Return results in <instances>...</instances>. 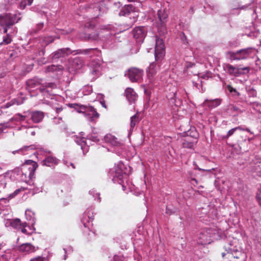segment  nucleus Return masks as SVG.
<instances>
[{"instance_id":"cd10ccee","label":"nucleus","mask_w":261,"mask_h":261,"mask_svg":"<svg viewBox=\"0 0 261 261\" xmlns=\"http://www.w3.org/2000/svg\"><path fill=\"white\" fill-rule=\"evenodd\" d=\"M26 218L28 220L31 221V224L33 225L35 223V214L31 210H27L25 213Z\"/></svg>"},{"instance_id":"ea45409f","label":"nucleus","mask_w":261,"mask_h":261,"mask_svg":"<svg viewBox=\"0 0 261 261\" xmlns=\"http://www.w3.org/2000/svg\"><path fill=\"white\" fill-rule=\"evenodd\" d=\"M55 38L52 36H48L43 38V41L45 43V45L46 46L49 44L53 43L54 41Z\"/></svg>"},{"instance_id":"0eeeda50","label":"nucleus","mask_w":261,"mask_h":261,"mask_svg":"<svg viewBox=\"0 0 261 261\" xmlns=\"http://www.w3.org/2000/svg\"><path fill=\"white\" fill-rule=\"evenodd\" d=\"M17 14L4 13L0 15V25L11 27L20 19L19 17L17 20Z\"/></svg>"},{"instance_id":"412c9836","label":"nucleus","mask_w":261,"mask_h":261,"mask_svg":"<svg viewBox=\"0 0 261 261\" xmlns=\"http://www.w3.org/2000/svg\"><path fill=\"white\" fill-rule=\"evenodd\" d=\"M31 115V119L34 123L41 122L44 117V113L39 111L32 112Z\"/></svg>"},{"instance_id":"bb28decb","label":"nucleus","mask_w":261,"mask_h":261,"mask_svg":"<svg viewBox=\"0 0 261 261\" xmlns=\"http://www.w3.org/2000/svg\"><path fill=\"white\" fill-rule=\"evenodd\" d=\"M220 104V101L219 99L206 100L203 103L205 106L208 107L210 109L217 107Z\"/></svg>"},{"instance_id":"72a5a7b5","label":"nucleus","mask_w":261,"mask_h":261,"mask_svg":"<svg viewBox=\"0 0 261 261\" xmlns=\"http://www.w3.org/2000/svg\"><path fill=\"white\" fill-rule=\"evenodd\" d=\"M233 5L234 9H239L242 7L244 4H245L247 0H230Z\"/></svg>"},{"instance_id":"de8ad7c7","label":"nucleus","mask_w":261,"mask_h":261,"mask_svg":"<svg viewBox=\"0 0 261 261\" xmlns=\"http://www.w3.org/2000/svg\"><path fill=\"white\" fill-rule=\"evenodd\" d=\"M236 128V130H244L246 131L248 133H249L250 134H253V133L250 130V129L249 128L247 127H244L242 126H239L238 127H235Z\"/></svg>"},{"instance_id":"6ab92c4d","label":"nucleus","mask_w":261,"mask_h":261,"mask_svg":"<svg viewBox=\"0 0 261 261\" xmlns=\"http://www.w3.org/2000/svg\"><path fill=\"white\" fill-rule=\"evenodd\" d=\"M19 252L24 253L25 254H30L36 251L35 246L30 243L22 244L18 247Z\"/></svg>"},{"instance_id":"0e129e2a","label":"nucleus","mask_w":261,"mask_h":261,"mask_svg":"<svg viewBox=\"0 0 261 261\" xmlns=\"http://www.w3.org/2000/svg\"><path fill=\"white\" fill-rule=\"evenodd\" d=\"M5 3L13 4L16 3V0H4Z\"/></svg>"},{"instance_id":"c03bdc74","label":"nucleus","mask_w":261,"mask_h":261,"mask_svg":"<svg viewBox=\"0 0 261 261\" xmlns=\"http://www.w3.org/2000/svg\"><path fill=\"white\" fill-rule=\"evenodd\" d=\"M98 34L97 33H94L93 34H90L88 35V38L90 40H96L98 39Z\"/></svg>"},{"instance_id":"39448f33","label":"nucleus","mask_w":261,"mask_h":261,"mask_svg":"<svg viewBox=\"0 0 261 261\" xmlns=\"http://www.w3.org/2000/svg\"><path fill=\"white\" fill-rule=\"evenodd\" d=\"M168 14L165 9L159 10L155 17L156 27L160 32L164 33L166 31V23L168 21Z\"/></svg>"},{"instance_id":"4468645a","label":"nucleus","mask_w":261,"mask_h":261,"mask_svg":"<svg viewBox=\"0 0 261 261\" xmlns=\"http://www.w3.org/2000/svg\"><path fill=\"white\" fill-rule=\"evenodd\" d=\"M84 114L86 117H88V120L90 122L94 121L99 117V114L96 109L91 106H87Z\"/></svg>"},{"instance_id":"e433bc0d","label":"nucleus","mask_w":261,"mask_h":261,"mask_svg":"<svg viewBox=\"0 0 261 261\" xmlns=\"http://www.w3.org/2000/svg\"><path fill=\"white\" fill-rule=\"evenodd\" d=\"M240 44V42L239 39H234L228 42V47L231 48H236L238 47Z\"/></svg>"},{"instance_id":"423d86ee","label":"nucleus","mask_w":261,"mask_h":261,"mask_svg":"<svg viewBox=\"0 0 261 261\" xmlns=\"http://www.w3.org/2000/svg\"><path fill=\"white\" fill-rule=\"evenodd\" d=\"M223 68L230 75L236 77L248 73L250 70V67L248 66L245 67H236L229 64H224Z\"/></svg>"},{"instance_id":"bf43d9fd","label":"nucleus","mask_w":261,"mask_h":261,"mask_svg":"<svg viewBox=\"0 0 261 261\" xmlns=\"http://www.w3.org/2000/svg\"><path fill=\"white\" fill-rule=\"evenodd\" d=\"M95 50L98 51L97 48H88V49L84 50L83 52L85 54H88L89 53L93 52Z\"/></svg>"},{"instance_id":"13d9d810","label":"nucleus","mask_w":261,"mask_h":261,"mask_svg":"<svg viewBox=\"0 0 261 261\" xmlns=\"http://www.w3.org/2000/svg\"><path fill=\"white\" fill-rule=\"evenodd\" d=\"M248 94L250 96L256 97V92L253 89L250 90L248 92Z\"/></svg>"},{"instance_id":"052dcab7","label":"nucleus","mask_w":261,"mask_h":261,"mask_svg":"<svg viewBox=\"0 0 261 261\" xmlns=\"http://www.w3.org/2000/svg\"><path fill=\"white\" fill-rule=\"evenodd\" d=\"M8 200L7 198H2L0 199V204H6L8 202Z\"/></svg>"},{"instance_id":"393cba45","label":"nucleus","mask_w":261,"mask_h":261,"mask_svg":"<svg viewBox=\"0 0 261 261\" xmlns=\"http://www.w3.org/2000/svg\"><path fill=\"white\" fill-rule=\"evenodd\" d=\"M106 142L111 144L113 146H117L118 144L117 139L111 134H107L104 138Z\"/></svg>"},{"instance_id":"f3484780","label":"nucleus","mask_w":261,"mask_h":261,"mask_svg":"<svg viewBox=\"0 0 261 261\" xmlns=\"http://www.w3.org/2000/svg\"><path fill=\"white\" fill-rule=\"evenodd\" d=\"M136 11V7L132 4L126 5L120 10L119 15L120 16H128L131 13Z\"/></svg>"},{"instance_id":"20e7f679","label":"nucleus","mask_w":261,"mask_h":261,"mask_svg":"<svg viewBox=\"0 0 261 261\" xmlns=\"http://www.w3.org/2000/svg\"><path fill=\"white\" fill-rule=\"evenodd\" d=\"M38 167L37 163L31 160L25 161V163L22 164L20 168L16 170L19 173H21L22 175H24L25 180H27V177L30 179H32L34 178V173L37 168Z\"/></svg>"},{"instance_id":"b1692460","label":"nucleus","mask_w":261,"mask_h":261,"mask_svg":"<svg viewBox=\"0 0 261 261\" xmlns=\"http://www.w3.org/2000/svg\"><path fill=\"white\" fill-rule=\"evenodd\" d=\"M68 107L71 108H73L79 113L84 114L87 107L86 105H80L79 103H69Z\"/></svg>"},{"instance_id":"4c0bfd02","label":"nucleus","mask_w":261,"mask_h":261,"mask_svg":"<svg viewBox=\"0 0 261 261\" xmlns=\"http://www.w3.org/2000/svg\"><path fill=\"white\" fill-rule=\"evenodd\" d=\"M176 90H175L172 92V94L171 95H169L167 96V98L170 99L172 103H174L175 106H177L178 104L176 103Z\"/></svg>"},{"instance_id":"a19ab883","label":"nucleus","mask_w":261,"mask_h":261,"mask_svg":"<svg viewBox=\"0 0 261 261\" xmlns=\"http://www.w3.org/2000/svg\"><path fill=\"white\" fill-rule=\"evenodd\" d=\"M227 90L230 92V93H233V95L234 96H239L240 94L239 92L237 91V90L233 88L231 85H228L227 86Z\"/></svg>"},{"instance_id":"e2e57ef3","label":"nucleus","mask_w":261,"mask_h":261,"mask_svg":"<svg viewBox=\"0 0 261 261\" xmlns=\"http://www.w3.org/2000/svg\"><path fill=\"white\" fill-rule=\"evenodd\" d=\"M56 69H57V67L54 65H51V66L48 67V70L49 71H54L56 70Z\"/></svg>"},{"instance_id":"69168bd1","label":"nucleus","mask_w":261,"mask_h":261,"mask_svg":"<svg viewBox=\"0 0 261 261\" xmlns=\"http://www.w3.org/2000/svg\"><path fill=\"white\" fill-rule=\"evenodd\" d=\"M4 27L3 28V33L4 34H8L7 32H8V30L9 28H10V27H7V26H3Z\"/></svg>"},{"instance_id":"6e6552de","label":"nucleus","mask_w":261,"mask_h":261,"mask_svg":"<svg viewBox=\"0 0 261 261\" xmlns=\"http://www.w3.org/2000/svg\"><path fill=\"white\" fill-rule=\"evenodd\" d=\"M143 73L144 71L142 69L132 67L127 70L125 76H127L132 82L140 83L142 80Z\"/></svg>"},{"instance_id":"a211bd4d","label":"nucleus","mask_w":261,"mask_h":261,"mask_svg":"<svg viewBox=\"0 0 261 261\" xmlns=\"http://www.w3.org/2000/svg\"><path fill=\"white\" fill-rule=\"evenodd\" d=\"M59 160L56 157L53 156H48L46 157L42 161V164L50 167H53L58 165Z\"/></svg>"},{"instance_id":"603ef678","label":"nucleus","mask_w":261,"mask_h":261,"mask_svg":"<svg viewBox=\"0 0 261 261\" xmlns=\"http://www.w3.org/2000/svg\"><path fill=\"white\" fill-rule=\"evenodd\" d=\"M194 131H196L195 128L191 129L190 130H189L186 133V136L185 137H190L193 139V132H194Z\"/></svg>"},{"instance_id":"c756f323","label":"nucleus","mask_w":261,"mask_h":261,"mask_svg":"<svg viewBox=\"0 0 261 261\" xmlns=\"http://www.w3.org/2000/svg\"><path fill=\"white\" fill-rule=\"evenodd\" d=\"M44 27V23L43 22H39L37 24L35 28H33L29 31V34L31 35H34L37 34L41 31Z\"/></svg>"},{"instance_id":"4be33fe9","label":"nucleus","mask_w":261,"mask_h":261,"mask_svg":"<svg viewBox=\"0 0 261 261\" xmlns=\"http://www.w3.org/2000/svg\"><path fill=\"white\" fill-rule=\"evenodd\" d=\"M119 166L120 167H117L116 169L115 175L114 176L113 179L115 181H116L117 179L118 180V182H119L120 184L121 182H122V179L123 178L124 175H125V173L121 170V166H123L124 165L122 164L119 165Z\"/></svg>"},{"instance_id":"a878e982","label":"nucleus","mask_w":261,"mask_h":261,"mask_svg":"<svg viewBox=\"0 0 261 261\" xmlns=\"http://www.w3.org/2000/svg\"><path fill=\"white\" fill-rule=\"evenodd\" d=\"M38 147L36 145H31L29 146H24L23 147L18 149L17 150L13 151V154H15L16 153H21V154H24V151L29 150H35L38 149Z\"/></svg>"},{"instance_id":"3c124183","label":"nucleus","mask_w":261,"mask_h":261,"mask_svg":"<svg viewBox=\"0 0 261 261\" xmlns=\"http://www.w3.org/2000/svg\"><path fill=\"white\" fill-rule=\"evenodd\" d=\"M84 138L79 139L76 142L77 143L81 146V148L83 149V147L86 145V142L84 140Z\"/></svg>"},{"instance_id":"338daca9","label":"nucleus","mask_w":261,"mask_h":261,"mask_svg":"<svg viewBox=\"0 0 261 261\" xmlns=\"http://www.w3.org/2000/svg\"><path fill=\"white\" fill-rule=\"evenodd\" d=\"M100 103L101 105V106L105 108H107V106H106V102H105V101L102 99V100H100Z\"/></svg>"},{"instance_id":"ddd939ff","label":"nucleus","mask_w":261,"mask_h":261,"mask_svg":"<svg viewBox=\"0 0 261 261\" xmlns=\"http://www.w3.org/2000/svg\"><path fill=\"white\" fill-rule=\"evenodd\" d=\"M223 249L224 251L222 252L221 255L222 257L225 258L231 259L232 258H235L234 253H236L238 250L237 249L232 248V246L231 244L228 243L223 246Z\"/></svg>"},{"instance_id":"864d4df0","label":"nucleus","mask_w":261,"mask_h":261,"mask_svg":"<svg viewBox=\"0 0 261 261\" xmlns=\"http://www.w3.org/2000/svg\"><path fill=\"white\" fill-rule=\"evenodd\" d=\"M85 26L86 28H88V29H93L95 27V24L93 22L90 21V22H87L85 24Z\"/></svg>"},{"instance_id":"49530a36","label":"nucleus","mask_w":261,"mask_h":261,"mask_svg":"<svg viewBox=\"0 0 261 261\" xmlns=\"http://www.w3.org/2000/svg\"><path fill=\"white\" fill-rule=\"evenodd\" d=\"M43 84L44 87H45L46 88H50L51 89H55L56 88V85L55 83H45Z\"/></svg>"},{"instance_id":"79ce46f5","label":"nucleus","mask_w":261,"mask_h":261,"mask_svg":"<svg viewBox=\"0 0 261 261\" xmlns=\"http://www.w3.org/2000/svg\"><path fill=\"white\" fill-rule=\"evenodd\" d=\"M236 128L235 127L231 129L227 132V134L225 136H224L223 137V139H227L229 138L230 137L232 136L236 133Z\"/></svg>"},{"instance_id":"aec40b11","label":"nucleus","mask_w":261,"mask_h":261,"mask_svg":"<svg viewBox=\"0 0 261 261\" xmlns=\"http://www.w3.org/2000/svg\"><path fill=\"white\" fill-rule=\"evenodd\" d=\"M42 80L38 78H33L28 80L26 82V89L28 90H33V89L41 85Z\"/></svg>"},{"instance_id":"f257e3e1","label":"nucleus","mask_w":261,"mask_h":261,"mask_svg":"<svg viewBox=\"0 0 261 261\" xmlns=\"http://www.w3.org/2000/svg\"><path fill=\"white\" fill-rule=\"evenodd\" d=\"M165 54L164 41L162 39L156 36L154 49L155 61L150 63L146 70L147 76L150 82H151L153 76L160 70V67L165 59Z\"/></svg>"},{"instance_id":"37998d69","label":"nucleus","mask_w":261,"mask_h":261,"mask_svg":"<svg viewBox=\"0 0 261 261\" xmlns=\"http://www.w3.org/2000/svg\"><path fill=\"white\" fill-rule=\"evenodd\" d=\"M24 190H25V189L23 188H21L18 189L16 190L13 193L10 194L9 195V197L10 198H13L15 196L18 195L21 191H24Z\"/></svg>"},{"instance_id":"f03ea898","label":"nucleus","mask_w":261,"mask_h":261,"mask_svg":"<svg viewBox=\"0 0 261 261\" xmlns=\"http://www.w3.org/2000/svg\"><path fill=\"white\" fill-rule=\"evenodd\" d=\"M94 216L93 212L91 210H87L84 212L81 219V222L83 224V238L87 241H91L95 237V230L93 228V221Z\"/></svg>"},{"instance_id":"473e14b6","label":"nucleus","mask_w":261,"mask_h":261,"mask_svg":"<svg viewBox=\"0 0 261 261\" xmlns=\"http://www.w3.org/2000/svg\"><path fill=\"white\" fill-rule=\"evenodd\" d=\"M178 211V208L172 205H168L166 207V214L169 216L175 214Z\"/></svg>"},{"instance_id":"a18cd8bd","label":"nucleus","mask_w":261,"mask_h":261,"mask_svg":"<svg viewBox=\"0 0 261 261\" xmlns=\"http://www.w3.org/2000/svg\"><path fill=\"white\" fill-rule=\"evenodd\" d=\"M87 139L95 142H97L99 141L97 136L94 135H88L87 137Z\"/></svg>"},{"instance_id":"4d7b16f0","label":"nucleus","mask_w":261,"mask_h":261,"mask_svg":"<svg viewBox=\"0 0 261 261\" xmlns=\"http://www.w3.org/2000/svg\"><path fill=\"white\" fill-rule=\"evenodd\" d=\"M256 199L260 205H261V188L259 192L257 193Z\"/></svg>"},{"instance_id":"7c9ffc66","label":"nucleus","mask_w":261,"mask_h":261,"mask_svg":"<svg viewBox=\"0 0 261 261\" xmlns=\"http://www.w3.org/2000/svg\"><path fill=\"white\" fill-rule=\"evenodd\" d=\"M139 121V114L137 113L130 117V128H133Z\"/></svg>"},{"instance_id":"9b49d317","label":"nucleus","mask_w":261,"mask_h":261,"mask_svg":"<svg viewBox=\"0 0 261 261\" xmlns=\"http://www.w3.org/2000/svg\"><path fill=\"white\" fill-rule=\"evenodd\" d=\"M199 134L197 131L193 132V137L192 139L190 137H186L181 139V146L184 148L192 149L194 147V145L197 142Z\"/></svg>"},{"instance_id":"2eb2a0df","label":"nucleus","mask_w":261,"mask_h":261,"mask_svg":"<svg viewBox=\"0 0 261 261\" xmlns=\"http://www.w3.org/2000/svg\"><path fill=\"white\" fill-rule=\"evenodd\" d=\"M197 242L198 244L202 245L210 244L211 238L210 233L207 231L200 232L198 235Z\"/></svg>"},{"instance_id":"58836bf2","label":"nucleus","mask_w":261,"mask_h":261,"mask_svg":"<svg viewBox=\"0 0 261 261\" xmlns=\"http://www.w3.org/2000/svg\"><path fill=\"white\" fill-rule=\"evenodd\" d=\"M33 0H21L20 7L24 9L27 5L31 6L33 3Z\"/></svg>"},{"instance_id":"5fc2aeb1","label":"nucleus","mask_w":261,"mask_h":261,"mask_svg":"<svg viewBox=\"0 0 261 261\" xmlns=\"http://www.w3.org/2000/svg\"><path fill=\"white\" fill-rule=\"evenodd\" d=\"M181 40L182 41L183 43L187 44L188 42L187 41V38L184 33H182L180 35Z\"/></svg>"},{"instance_id":"5701e85b","label":"nucleus","mask_w":261,"mask_h":261,"mask_svg":"<svg viewBox=\"0 0 261 261\" xmlns=\"http://www.w3.org/2000/svg\"><path fill=\"white\" fill-rule=\"evenodd\" d=\"M71 65L74 70L80 69L83 67L84 62L80 58H75L73 59Z\"/></svg>"},{"instance_id":"dca6fc26","label":"nucleus","mask_w":261,"mask_h":261,"mask_svg":"<svg viewBox=\"0 0 261 261\" xmlns=\"http://www.w3.org/2000/svg\"><path fill=\"white\" fill-rule=\"evenodd\" d=\"M124 95L129 103H135L138 98V95L133 88H127Z\"/></svg>"},{"instance_id":"09e8293b","label":"nucleus","mask_w":261,"mask_h":261,"mask_svg":"<svg viewBox=\"0 0 261 261\" xmlns=\"http://www.w3.org/2000/svg\"><path fill=\"white\" fill-rule=\"evenodd\" d=\"M125 258L123 255H116L113 257V261H124Z\"/></svg>"},{"instance_id":"774afa93","label":"nucleus","mask_w":261,"mask_h":261,"mask_svg":"<svg viewBox=\"0 0 261 261\" xmlns=\"http://www.w3.org/2000/svg\"><path fill=\"white\" fill-rule=\"evenodd\" d=\"M257 241L258 243L261 245V234L258 235L257 237Z\"/></svg>"},{"instance_id":"6e6d98bb","label":"nucleus","mask_w":261,"mask_h":261,"mask_svg":"<svg viewBox=\"0 0 261 261\" xmlns=\"http://www.w3.org/2000/svg\"><path fill=\"white\" fill-rule=\"evenodd\" d=\"M30 261H45V259L44 257L38 256L31 259Z\"/></svg>"},{"instance_id":"680f3d73","label":"nucleus","mask_w":261,"mask_h":261,"mask_svg":"<svg viewBox=\"0 0 261 261\" xmlns=\"http://www.w3.org/2000/svg\"><path fill=\"white\" fill-rule=\"evenodd\" d=\"M16 117H19V118H16V119H18L19 121H24L25 119V116L22 115L21 114H18L16 116Z\"/></svg>"},{"instance_id":"1a4fd4ad","label":"nucleus","mask_w":261,"mask_h":261,"mask_svg":"<svg viewBox=\"0 0 261 261\" xmlns=\"http://www.w3.org/2000/svg\"><path fill=\"white\" fill-rule=\"evenodd\" d=\"M9 225L14 229L20 230L23 233L31 235L32 232H29L27 228L31 230V227L27 222H22L19 218L9 220Z\"/></svg>"},{"instance_id":"7ed1b4c3","label":"nucleus","mask_w":261,"mask_h":261,"mask_svg":"<svg viewBox=\"0 0 261 261\" xmlns=\"http://www.w3.org/2000/svg\"><path fill=\"white\" fill-rule=\"evenodd\" d=\"M255 48L247 47L236 51H228L226 53V57L230 60H245L253 55Z\"/></svg>"},{"instance_id":"f704fd0d","label":"nucleus","mask_w":261,"mask_h":261,"mask_svg":"<svg viewBox=\"0 0 261 261\" xmlns=\"http://www.w3.org/2000/svg\"><path fill=\"white\" fill-rule=\"evenodd\" d=\"M12 41V38L9 34H7L3 38V41L0 43V45H7Z\"/></svg>"},{"instance_id":"c85d7f7f","label":"nucleus","mask_w":261,"mask_h":261,"mask_svg":"<svg viewBox=\"0 0 261 261\" xmlns=\"http://www.w3.org/2000/svg\"><path fill=\"white\" fill-rule=\"evenodd\" d=\"M227 111L231 113H235L234 116H237L243 112L239 107L233 105H230L228 107Z\"/></svg>"},{"instance_id":"2f4dec72","label":"nucleus","mask_w":261,"mask_h":261,"mask_svg":"<svg viewBox=\"0 0 261 261\" xmlns=\"http://www.w3.org/2000/svg\"><path fill=\"white\" fill-rule=\"evenodd\" d=\"M241 139L238 140L237 143L239 146L242 144V143H250L251 141L253 140L254 138L253 137H248L247 136H245L244 137L243 135H240Z\"/></svg>"},{"instance_id":"9d476101","label":"nucleus","mask_w":261,"mask_h":261,"mask_svg":"<svg viewBox=\"0 0 261 261\" xmlns=\"http://www.w3.org/2000/svg\"><path fill=\"white\" fill-rule=\"evenodd\" d=\"M132 33L136 42L142 43L146 36L147 31L145 27H137L134 29Z\"/></svg>"},{"instance_id":"8fccbe9b","label":"nucleus","mask_w":261,"mask_h":261,"mask_svg":"<svg viewBox=\"0 0 261 261\" xmlns=\"http://www.w3.org/2000/svg\"><path fill=\"white\" fill-rule=\"evenodd\" d=\"M40 85H41V87L39 88V90L41 93H48L49 92V90H47L45 87H44L43 84H41Z\"/></svg>"},{"instance_id":"c9c22d12","label":"nucleus","mask_w":261,"mask_h":261,"mask_svg":"<svg viewBox=\"0 0 261 261\" xmlns=\"http://www.w3.org/2000/svg\"><path fill=\"white\" fill-rule=\"evenodd\" d=\"M7 184V178L5 177L0 176V193L5 190Z\"/></svg>"},{"instance_id":"f8f14e48","label":"nucleus","mask_w":261,"mask_h":261,"mask_svg":"<svg viewBox=\"0 0 261 261\" xmlns=\"http://www.w3.org/2000/svg\"><path fill=\"white\" fill-rule=\"evenodd\" d=\"M72 50L69 47L62 48L54 51L51 55V59L57 60L61 58H65L72 53Z\"/></svg>"}]
</instances>
